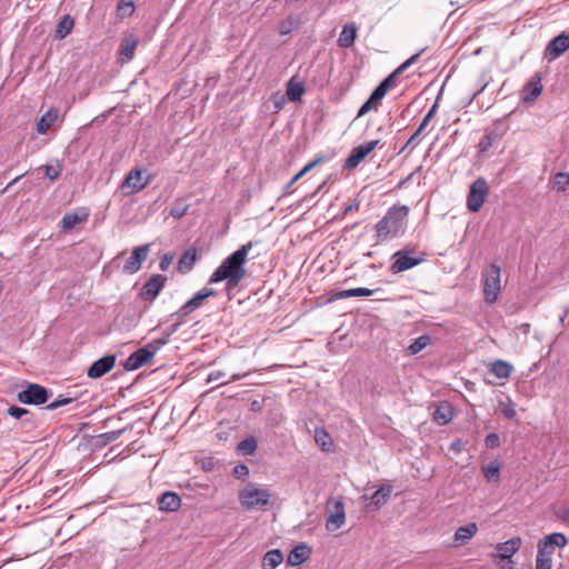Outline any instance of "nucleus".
I'll return each instance as SVG.
<instances>
[{
  "mask_svg": "<svg viewBox=\"0 0 569 569\" xmlns=\"http://www.w3.org/2000/svg\"><path fill=\"white\" fill-rule=\"evenodd\" d=\"M283 561V555L279 549H272L264 553L262 558L263 569H274Z\"/></svg>",
  "mask_w": 569,
  "mask_h": 569,
  "instance_id": "33",
  "label": "nucleus"
},
{
  "mask_svg": "<svg viewBox=\"0 0 569 569\" xmlns=\"http://www.w3.org/2000/svg\"><path fill=\"white\" fill-rule=\"evenodd\" d=\"M238 450L244 455H253L257 450V441L253 437H248L241 440L238 445Z\"/></svg>",
  "mask_w": 569,
  "mask_h": 569,
  "instance_id": "42",
  "label": "nucleus"
},
{
  "mask_svg": "<svg viewBox=\"0 0 569 569\" xmlns=\"http://www.w3.org/2000/svg\"><path fill=\"white\" fill-rule=\"evenodd\" d=\"M499 411L508 419H513L516 417V410L510 400L499 401Z\"/></svg>",
  "mask_w": 569,
  "mask_h": 569,
  "instance_id": "45",
  "label": "nucleus"
},
{
  "mask_svg": "<svg viewBox=\"0 0 569 569\" xmlns=\"http://www.w3.org/2000/svg\"><path fill=\"white\" fill-rule=\"evenodd\" d=\"M8 413L16 419H20L28 413V410L24 408L12 406L8 409Z\"/></svg>",
  "mask_w": 569,
  "mask_h": 569,
  "instance_id": "52",
  "label": "nucleus"
},
{
  "mask_svg": "<svg viewBox=\"0 0 569 569\" xmlns=\"http://www.w3.org/2000/svg\"><path fill=\"white\" fill-rule=\"evenodd\" d=\"M46 177L50 180H56L60 176V169L52 166H44Z\"/></svg>",
  "mask_w": 569,
  "mask_h": 569,
  "instance_id": "53",
  "label": "nucleus"
},
{
  "mask_svg": "<svg viewBox=\"0 0 569 569\" xmlns=\"http://www.w3.org/2000/svg\"><path fill=\"white\" fill-rule=\"evenodd\" d=\"M500 272V267L496 263H491L483 272V296L488 303H493L498 299L501 290Z\"/></svg>",
  "mask_w": 569,
  "mask_h": 569,
  "instance_id": "7",
  "label": "nucleus"
},
{
  "mask_svg": "<svg viewBox=\"0 0 569 569\" xmlns=\"http://www.w3.org/2000/svg\"><path fill=\"white\" fill-rule=\"evenodd\" d=\"M24 174H21V176H18L17 178H14L7 187L4 190H8L11 186H13L20 178H22Z\"/></svg>",
  "mask_w": 569,
  "mask_h": 569,
  "instance_id": "61",
  "label": "nucleus"
},
{
  "mask_svg": "<svg viewBox=\"0 0 569 569\" xmlns=\"http://www.w3.org/2000/svg\"><path fill=\"white\" fill-rule=\"evenodd\" d=\"M569 49V34L560 33L549 41L545 49V58L555 60Z\"/></svg>",
  "mask_w": 569,
  "mask_h": 569,
  "instance_id": "13",
  "label": "nucleus"
},
{
  "mask_svg": "<svg viewBox=\"0 0 569 569\" xmlns=\"http://www.w3.org/2000/svg\"><path fill=\"white\" fill-rule=\"evenodd\" d=\"M478 531V527L475 522H469L466 526L459 527L453 536L456 546L466 545Z\"/></svg>",
  "mask_w": 569,
  "mask_h": 569,
  "instance_id": "24",
  "label": "nucleus"
},
{
  "mask_svg": "<svg viewBox=\"0 0 569 569\" xmlns=\"http://www.w3.org/2000/svg\"><path fill=\"white\" fill-rule=\"evenodd\" d=\"M409 209L406 206L390 208L386 216L376 224V237L380 239L387 238L389 234H396L400 230L408 216Z\"/></svg>",
  "mask_w": 569,
  "mask_h": 569,
  "instance_id": "3",
  "label": "nucleus"
},
{
  "mask_svg": "<svg viewBox=\"0 0 569 569\" xmlns=\"http://www.w3.org/2000/svg\"><path fill=\"white\" fill-rule=\"evenodd\" d=\"M149 183V179H143L142 171L140 169H132L126 177L122 188H128L131 192H138L146 188Z\"/></svg>",
  "mask_w": 569,
  "mask_h": 569,
  "instance_id": "18",
  "label": "nucleus"
},
{
  "mask_svg": "<svg viewBox=\"0 0 569 569\" xmlns=\"http://www.w3.org/2000/svg\"><path fill=\"white\" fill-rule=\"evenodd\" d=\"M346 520L345 506L341 501L335 502V510L328 516L326 521V529L328 531H336L342 527Z\"/></svg>",
  "mask_w": 569,
  "mask_h": 569,
  "instance_id": "17",
  "label": "nucleus"
},
{
  "mask_svg": "<svg viewBox=\"0 0 569 569\" xmlns=\"http://www.w3.org/2000/svg\"><path fill=\"white\" fill-rule=\"evenodd\" d=\"M568 184H569V174L568 173L558 172L555 176V188L558 191H563Z\"/></svg>",
  "mask_w": 569,
  "mask_h": 569,
  "instance_id": "47",
  "label": "nucleus"
},
{
  "mask_svg": "<svg viewBox=\"0 0 569 569\" xmlns=\"http://www.w3.org/2000/svg\"><path fill=\"white\" fill-rule=\"evenodd\" d=\"M379 144V140H371L355 147L346 159L343 168L355 169Z\"/></svg>",
  "mask_w": 569,
  "mask_h": 569,
  "instance_id": "12",
  "label": "nucleus"
},
{
  "mask_svg": "<svg viewBox=\"0 0 569 569\" xmlns=\"http://www.w3.org/2000/svg\"><path fill=\"white\" fill-rule=\"evenodd\" d=\"M134 12V2L132 0H120L117 6V14L120 18L131 17Z\"/></svg>",
  "mask_w": 569,
  "mask_h": 569,
  "instance_id": "39",
  "label": "nucleus"
},
{
  "mask_svg": "<svg viewBox=\"0 0 569 569\" xmlns=\"http://www.w3.org/2000/svg\"><path fill=\"white\" fill-rule=\"evenodd\" d=\"M359 209V201L355 200L343 209V214Z\"/></svg>",
  "mask_w": 569,
  "mask_h": 569,
  "instance_id": "57",
  "label": "nucleus"
},
{
  "mask_svg": "<svg viewBox=\"0 0 569 569\" xmlns=\"http://www.w3.org/2000/svg\"><path fill=\"white\" fill-rule=\"evenodd\" d=\"M188 209V204L183 203L182 201H176L170 208V216L179 219L187 213Z\"/></svg>",
  "mask_w": 569,
  "mask_h": 569,
  "instance_id": "43",
  "label": "nucleus"
},
{
  "mask_svg": "<svg viewBox=\"0 0 569 569\" xmlns=\"http://www.w3.org/2000/svg\"><path fill=\"white\" fill-rule=\"evenodd\" d=\"M216 296V291L211 288H203L199 292H197L190 300H188L177 312L176 315L183 321V319L189 316L192 311L200 308L207 298Z\"/></svg>",
  "mask_w": 569,
  "mask_h": 569,
  "instance_id": "11",
  "label": "nucleus"
},
{
  "mask_svg": "<svg viewBox=\"0 0 569 569\" xmlns=\"http://www.w3.org/2000/svg\"><path fill=\"white\" fill-rule=\"evenodd\" d=\"M149 251V244L134 248L131 256L126 260L123 271L130 274L136 273L141 268L142 262L148 258Z\"/></svg>",
  "mask_w": 569,
  "mask_h": 569,
  "instance_id": "15",
  "label": "nucleus"
},
{
  "mask_svg": "<svg viewBox=\"0 0 569 569\" xmlns=\"http://www.w3.org/2000/svg\"><path fill=\"white\" fill-rule=\"evenodd\" d=\"M499 472H500V468L498 465H495V463H490L483 468V475L487 478V480H489V481H491V480L498 481Z\"/></svg>",
  "mask_w": 569,
  "mask_h": 569,
  "instance_id": "46",
  "label": "nucleus"
},
{
  "mask_svg": "<svg viewBox=\"0 0 569 569\" xmlns=\"http://www.w3.org/2000/svg\"><path fill=\"white\" fill-rule=\"evenodd\" d=\"M323 160V158H316L315 160H312L311 162H309L308 164H306L297 174L293 176V178L289 181V183L287 184V189L291 188L293 186V183H296L297 181H299L300 178H302L306 173H308L311 169H313L316 166H318L319 163H321Z\"/></svg>",
  "mask_w": 569,
  "mask_h": 569,
  "instance_id": "40",
  "label": "nucleus"
},
{
  "mask_svg": "<svg viewBox=\"0 0 569 569\" xmlns=\"http://www.w3.org/2000/svg\"><path fill=\"white\" fill-rule=\"evenodd\" d=\"M485 443L487 448H497L500 443L499 436L495 432L489 433L485 439Z\"/></svg>",
  "mask_w": 569,
  "mask_h": 569,
  "instance_id": "51",
  "label": "nucleus"
},
{
  "mask_svg": "<svg viewBox=\"0 0 569 569\" xmlns=\"http://www.w3.org/2000/svg\"><path fill=\"white\" fill-rule=\"evenodd\" d=\"M251 248L252 242L250 241L229 254L210 276L209 283L226 281L228 290L238 287L240 281L246 277L247 271L244 263Z\"/></svg>",
  "mask_w": 569,
  "mask_h": 569,
  "instance_id": "1",
  "label": "nucleus"
},
{
  "mask_svg": "<svg viewBox=\"0 0 569 569\" xmlns=\"http://www.w3.org/2000/svg\"><path fill=\"white\" fill-rule=\"evenodd\" d=\"M562 519L569 523V509L563 510L562 512Z\"/></svg>",
  "mask_w": 569,
  "mask_h": 569,
  "instance_id": "60",
  "label": "nucleus"
},
{
  "mask_svg": "<svg viewBox=\"0 0 569 569\" xmlns=\"http://www.w3.org/2000/svg\"><path fill=\"white\" fill-rule=\"evenodd\" d=\"M452 419V412L449 405H440L433 412V420L440 425H447Z\"/></svg>",
  "mask_w": 569,
  "mask_h": 569,
  "instance_id": "34",
  "label": "nucleus"
},
{
  "mask_svg": "<svg viewBox=\"0 0 569 569\" xmlns=\"http://www.w3.org/2000/svg\"><path fill=\"white\" fill-rule=\"evenodd\" d=\"M499 139L500 136L496 131L486 132L478 143L479 152H487L496 142L499 141Z\"/></svg>",
  "mask_w": 569,
  "mask_h": 569,
  "instance_id": "36",
  "label": "nucleus"
},
{
  "mask_svg": "<svg viewBox=\"0 0 569 569\" xmlns=\"http://www.w3.org/2000/svg\"><path fill=\"white\" fill-rule=\"evenodd\" d=\"M74 20L71 16L66 14L57 24L54 38L58 40L64 39L73 29Z\"/></svg>",
  "mask_w": 569,
  "mask_h": 569,
  "instance_id": "31",
  "label": "nucleus"
},
{
  "mask_svg": "<svg viewBox=\"0 0 569 569\" xmlns=\"http://www.w3.org/2000/svg\"><path fill=\"white\" fill-rule=\"evenodd\" d=\"M166 345V338H158L136 350L123 362L127 371H133L150 362L156 352Z\"/></svg>",
  "mask_w": 569,
  "mask_h": 569,
  "instance_id": "5",
  "label": "nucleus"
},
{
  "mask_svg": "<svg viewBox=\"0 0 569 569\" xmlns=\"http://www.w3.org/2000/svg\"><path fill=\"white\" fill-rule=\"evenodd\" d=\"M430 343V338L428 336H421L417 338L408 348L407 351L409 355H416L425 349Z\"/></svg>",
  "mask_w": 569,
  "mask_h": 569,
  "instance_id": "41",
  "label": "nucleus"
},
{
  "mask_svg": "<svg viewBox=\"0 0 569 569\" xmlns=\"http://www.w3.org/2000/svg\"><path fill=\"white\" fill-rule=\"evenodd\" d=\"M567 543L565 535L555 532L546 536L538 543L537 566L536 569H551V555L557 548H562Z\"/></svg>",
  "mask_w": 569,
  "mask_h": 569,
  "instance_id": "4",
  "label": "nucleus"
},
{
  "mask_svg": "<svg viewBox=\"0 0 569 569\" xmlns=\"http://www.w3.org/2000/svg\"><path fill=\"white\" fill-rule=\"evenodd\" d=\"M412 249L405 248L402 250L397 251L393 253L392 259L393 262L390 266V270L392 273H400L408 269H411L422 261H425V257L415 258L411 257L410 253L412 252Z\"/></svg>",
  "mask_w": 569,
  "mask_h": 569,
  "instance_id": "10",
  "label": "nucleus"
},
{
  "mask_svg": "<svg viewBox=\"0 0 569 569\" xmlns=\"http://www.w3.org/2000/svg\"><path fill=\"white\" fill-rule=\"evenodd\" d=\"M173 254L171 253H166L161 260H160V263H159V268L162 270V271H166L168 270V268L170 267V264L172 263L173 261Z\"/></svg>",
  "mask_w": 569,
  "mask_h": 569,
  "instance_id": "54",
  "label": "nucleus"
},
{
  "mask_svg": "<svg viewBox=\"0 0 569 569\" xmlns=\"http://www.w3.org/2000/svg\"><path fill=\"white\" fill-rule=\"evenodd\" d=\"M381 291L380 288L370 290L367 288H355V289H348V290H341L337 291L332 295L330 300H339V299H347L350 297H368L371 296L375 292Z\"/></svg>",
  "mask_w": 569,
  "mask_h": 569,
  "instance_id": "29",
  "label": "nucleus"
},
{
  "mask_svg": "<svg viewBox=\"0 0 569 569\" xmlns=\"http://www.w3.org/2000/svg\"><path fill=\"white\" fill-rule=\"evenodd\" d=\"M179 325H180V323H174V325H172V326H171V327H170V328H169V329L163 333V336H162L161 338H166V345L169 342V339H170L171 335H172V333H174V332L178 330Z\"/></svg>",
  "mask_w": 569,
  "mask_h": 569,
  "instance_id": "56",
  "label": "nucleus"
},
{
  "mask_svg": "<svg viewBox=\"0 0 569 569\" xmlns=\"http://www.w3.org/2000/svg\"><path fill=\"white\" fill-rule=\"evenodd\" d=\"M224 377V372L221 370L212 371L208 375L207 382H212Z\"/></svg>",
  "mask_w": 569,
  "mask_h": 569,
  "instance_id": "55",
  "label": "nucleus"
},
{
  "mask_svg": "<svg viewBox=\"0 0 569 569\" xmlns=\"http://www.w3.org/2000/svg\"><path fill=\"white\" fill-rule=\"evenodd\" d=\"M392 487L390 485H383L373 492L370 497V503L367 506L368 509L377 510L383 506L390 498Z\"/></svg>",
  "mask_w": 569,
  "mask_h": 569,
  "instance_id": "23",
  "label": "nucleus"
},
{
  "mask_svg": "<svg viewBox=\"0 0 569 569\" xmlns=\"http://www.w3.org/2000/svg\"><path fill=\"white\" fill-rule=\"evenodd\" d=\"M159 510L173 512L181 506V498L173 491H167L158 498Z\"/></svg>",
  "mask_w": 569,
  "mask_h": 569,
  "instance_id": "21",
  "label": "nucleus"
},
{
  "mask_svg": "<svg viewBox=\"0 0 569 569\" xmlns=\"http://www.w3.org/2000/svg\"><path fill=\"white\" fill-rule=\"evenodd\" d=\"M59 117V110L57 108H50L37 122V131L40 134L47 133L50 127L57 121Z\"/></svg>",
  "mask_w": 569,
  "mask_h": 569,
  "instance_id": "27",
  "label": "nucleus"
},
{
  "mask_svg": "<svg viewBox=\"0 0 569 569\" xmlns=\"http://www.w3.org/2000/svg\"><path fill=\"white\" fill-rule=\"evenodd\" d=\"M88 218L87 212H68L63 216L61 223L63 231H70L73 229L77 224L86 221Z\"/></svg>",
  "mask_w": 569,
  "mask_h": 569,
  "instance_id": "30",
  "label": "nucleus"
},
{
  "mask_svg": "<svg viewBox=\"0 0 569 569\" xmlns=\"http://www.w3.org/2000/svg\"><path fill=\"white\" fill-rule=\"evenodd\" d=\"M461 446H462V442L461 440H456L451 443L450 448L455 451H460L461 450Z\"/></svg>",
  "mask_w": 569,
  "mask_h": 569,
  "instance_id": "58",
  "label": "nucleus"
},
{
  "mask_svg": "<svg viewBox=\"0 0 569 569\" xmlns=\"http://www.w3.org/2000/svg\"><path fill=\"white\" fill-rule=\"evenodd\" d=\"M425 50H420L416 54L411 56L408 60H406L400 67H398L392 73H390L385 80L380 82V84L373 90L369 99L360 107L358 111V118L365 116L370 110H376L381 101V99L386 96L389 89L395 86L396 77L405 71L408 67L415 63L421 53Z\"/></svg>",
  "mask_w": 569,
  "mask_h": 569,
  "instance_id": "2",
  "label": "nucleus"
},
{
  "mask_svg": "<svg viewBox=\"0 0 569 569\" xmlns=\"http://www.w3.org/2000/svg\"><path fill=\"white\" fill-rule=\"evenodd\" d=\"M127 429L128 428L109 431V432L100 435L98 438L101 440L102 445H107V443L118 440Z\"/></svg>",
  "mask_w": 569,
  "mask_h": 569,
  "instance_id": "44",
  "label": "nucleus"
},
{
  "mask_svg": "<svg viewBox=\"0 0 569 569\" xmlns=\"http://www.w3.org/2000/svg\"><path fill=\"white\" fill-rule=\"evenodd\" d=\"M315 440L317 445L323 450V451H331L332 449V439L330 435L325 429H316L315 431Z\"/></svg>",
  "mask_w": 569,
  "mask_h": 569,
  "instance_id": "35",
  "label": "nucleus"
},
{
  "mask_svg": "<svg viewBox=\"0 0 569 569\" xmlns=\"http://www.w3.org/2000/svg\"><path fill=\"white\" fill-rule=\"evenodd\" d=\"M357 37V27L355 23L346 24L338 38V46L340 48H350L353 46Z\"/></svg>",
  "mask_w": 569,
  "mask_h": 569,
  "instance_id": "28",
  "label": "nucleus"
},
{
  "mask_svg": "<svg viewBox=\"0 0 569 569\" xmlns=\"http://www.w3.org/2000/svg\"><path fill=\"white\" fill-rule=\"evenodd\" d=\"M521 539L513 537L508 541L497 545V557L501 560H510V558L519 550Z\"/></svg>",
  "mask_w": 569,
  "mask_h": 569,
  "instance_id": "20",
  "label": "nucleus"
},
{
  "mask_svg": "<svg viewBox=\"0 0 569 569\" xmlns=\"http://www.w3.org/2000/svg\"><path fill=\"white\" fill-rule=\"evenodd\" d=\"M541 91V78L538 73H536L525 86L522 99L525 102L533 101L538 96H540Z\"/></svg>",
  "mask_w": 569,
  "mask_h": 569,
  "instance_id": "25",
  "label": "nucleus"
},
{
  "mask_svg": "<svg viewBox=\"0 0 569 569\" xmlns=\"http://www.w3.org/2000/svg\"><path fill=\"white\" fill-rule=\"evenodd\" d=\"M197 249L194 247L188 248L178 261V270L181 273H188L192 270L194 263L197 262Z\"/></svg>",
  "mask_w": 569,
  "mask_h": 569,
  "instance_id": "26",
  "label": "nucleus"
},
{
  "mask_svg": "<svg viewBox=\"0 0 569 569\" xmlns=\"http://www.w3.org/2000/svg\"><path fill=\"white\" fill-rule=\"evenodd\" d=\"M305 93V88L301 83L293 82L290 80L287 86V96L290 101L300 100L301 96Z\"/></svg>",
  "mask_w": 569,
  "mask_h": 569,
  "instance_id": "38",
  "label": "nucleus"
},
{
  "mask_svg": "<svg viewBox=\"0 0 569 569\" xmlns=\"http://www.w3.org/2000/svg\"><path fill=\"white\" fill-rule=\"evenodd\" d=\"M489 194V186L485 178H477L470 186L467 196V208L471 212H478Z\"/></svg>",
  "mask_w": 569,
  "mask_h": 569,
  "instance_id": "8",
  "label": "nucleus"
},
{
  "mask_svg": "<svg viewBox=\"0 0 569 569\" xmlns=\"http://www.w3.org/2000/svg\"><path fill=\"white\" fill-rule=\"evenodd\" d=\"M311 555V549L306 545L301 543L295 547L288 555L287 565L291 567H297L303 563L307 559H309Z\"/></svg>",
  "mask_w": 569,
  "mask_h": 569,
  "instance_id": "22",
  "label": "nucleus"
},
{
  "mask_svg": "<svg viewBox=\"0 0 569 569\" xmlns=\"http://www.w3.org/2000/svg\"><path fill=\"white\" fill-rule=\"evenodd\" d=\"M137 44L138 41L133 38H127L121 42L120 54L124 58L126 61H129L133 58Z\"/></svg>",
  "mask_w": 569,
  "mask_h": 569,
  "instance_id": "37",
  "label": "nucleus"
},
{
  "mask_svg": "<svg viewBox=\"0 0 569 569\" xmlns=\"http://www.w3.org/2000/svg\"><path fill=\"white\" fill-rule=\"evenodd\" d=\"M232 475L238 479H244L249 475V468L243 463L237 465L232 470Z\"/></svg>",
  "mask_w": 569,
  "mask_h": 569,
  "instance_id": "49",
  "label": "nucleus"
},
{
  "mask_svg": "<svg viewBox=\"0 0 569 569\" xmlns=\"http://www.w3.org/2000/svg\"><path fill=\"white\" fill-rule=\"evenodd\" d=\"M72 401H73L72 398H67V397L59 396V398L57 400L50 402L47 406V409L48 410H56V409H58L61 406H66V405L71 403Z\"/></svg>",
  "mask_w": 569,
  "mask_h": 569,
  "instance_id": "48",
  "label": "nucleus"
},
{
  "mask_svg": "<svg viewBox=\"0 0 569 569\" xmlns=\"http://www.w3.org/2000/svg\"><path fill=\"white\" fill-rule=\"evenodd\" d=\"M50 397L47 388L38 383H29L26 389L18 392L17 398L24 405H44Z\"/></svg>",
  "mask_w": 569,
  "mask_h": 569,
  "instance_id": "9",
  "label": "nucleus"
},
{
  "mask_svg": "<svg viewBox=\"0 0 569 569\" xmlns=\"http://www.w3.org/2000/svg\"><path fill=\"white\" fill-rule=\"evenodd\" d=\"M116 365V356L108 355L96 360L88 369L87 375L91 379H98L109 372Z\"/></svg>",
  "mask_w": 569,
  "mask_h": 569,
  "instance_id": "16",
  "label": "nucleus"
},
{
  "mask_svg": "<svg viewBox=\"0 0 569 569\" xmlns=\"http://www.w3.org/2000/svg\"><path fill=\"white\" fill-rule=\"evenodd\" d=\"M269 499L270 493L268 490L257 488L252 483L247 485L239 491V501L247 510L263 508L269 503Z\"/></svg>",
  "mask_w": 569,
  "mask_h": 569,
  "instance_id": "6",
  "label": "nucleus"
},
{
  "mask_svg": "<svg viewBox=\"0 0 569 569\" xmlns=\"http://www.w3.org/2000/svg\"><path fill=\"white\" fill-rule=\"evenodd\" d=\"M246 376H247V373H234L231 376V381L240 380Z\"/></svg>",
  "mask_w": 569,
  "mask_h": 569,
  "instance_id": "59",
  "label": "nucleus"
},
{
  "mask_svg": "<svg viewBox=\"0 0 569 569\" xmlns=\"http://www.w3.org/2000/svg\"><path fill=\"white\" fill-rule=\"evenodd\" d=\"M293 28V21L292 19L282 20L279 23L278 31L281 36L289 34L292 31Z\"/></svg>",
  "mask_w": 569,
  "mask_h": 569,
  "instance_id": "50",
  "label": "nucleus"
},
{
  "mask_svg": "<svg viewBox=\"0 0 569 569\" xmlns=\"http://www.w3.org/2000/svg\"><path fill=\"white\" fill-rule=\"evenodd\" d=\"M167 277L162 274H153L141 288L140 297L144 301H153L164 287Z\"/></svg>",
  "mask_w": 569,
  "mask_h": 569,
  "instance_id": "14",
  "label": "nucleus"
},
{
  "mask_svg": "<svg viewBox=\"0 0 569 569\" xmlns=\"http://www.w3.org/2000/svg\"><path fill=\"white\" fill-rule=\"evenodd\" d=\"M490 372L499 379H506L511 375L512 366L505 360H496L490 363Z\"/></svg>",
  "mask_w": 569,
  "mask_h": 569,
  "instance_id": "32",
  "label": "nucleus"
},
{
  "mask_svg": "<svg viewBox=\"0 0 569 569\" xmlns=\"http://www.w3.org/2000/svg\"><path fill=\"white\" fill-rule=\"evenodd\" d=\"M437 108H438V104L436 102L429 109V111L422 119L420 126L417 128L415 133L409 138V140L406 142V144L400 149L399 153L406 151L408 148H410L412 150L418 144V141H417L418 136L425 130V128L430 122V120L436 116Z\"/></svg>",
  "mask_w": 569,
  "mask_h": 569,
  "instance_id": "19",
  "label": "nucleus"
}]
</instances>
